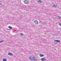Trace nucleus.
I'll return each instance as SVG.
<instances>
[{
	"label": "nucleus",
	"mask_w": 61,
	"mask_h": 61,
	"mask_svg": "<svg viewBox=\"0 0 61 61\" xmlns=\"http://www.w3.org/2000/svg\"><path fill=\"white\" fill-rule=\"evenodd\" d=\"M58 19H61V18L60 17H59Z\"/></svg>",
	"instance_id": "15"
},
{
	"label": "nucleus",
	"mask_w": 61,
	"mask_h": 61,
	"mask_svg": "<svg viewBox=\"0 0 61 61\" xmlns=\"http://www.w3.org/2000/svg\"><path fill=\"white\" fill-rule=\"evenodd\" d=\"M41 60L45 61L46 60V59L44 58H42L41 59Z\"/></svg>",
	"instance_id": "5"
},
{
	"label": "nucleus",
	"mask_w": 61,
	"mask_h": 61,
	"mask_svg": "<svg viewBox=\"0 0 61 61\" xmlns=\"http://www.w3.org/2000/svg\"><path fill=\"white\" fill-rule=\"evenodd\" d=\"M3 61H6V59H3Z\"/></svg>",
	"instance_id": "10"
},
{
	"label": "nucleus",
	"mask_w": 61,
	"mask_h": 61,
	"mask_svg": "<svg viewBox=\"0 0 61 61\" xmlns=\"http://www.w3.org/2000/svg\"><path fill=\"white\" fill-rule=\"evenodd\" d=\"M55 42L56 43H60V41L59 40H55Z\"/></svg>",
	"instance_id": "3"
},
{
	"label": "nucleus",
	"mask_w": 61,
	"mask_h": 61,
	"mask_svg": "<svg viewBox=\"0 0 61 61\" xmlns=\"http://www.w3.org/2000/svg\"><path fill=\"white\" fill-rule=\"evenodd\" d=\"M7 29V30H8V29Z\"/></svg>",
	"instance_id": "19"
},
{
	"label": "nucleus",
	"mask_w": 61,
	"mask_h": 61,
	"mask_svg": "<svg viewBox=\"0 0 61 61\" xmlns=\"http://www.w3.org/2000/svg\"><path fill=\"white\" fill-rule=\"evenodd\" d=\"M43 24H46V22H44L43 23Z\"/></svg>",
	"instance_id": "17"
},
{
	"label": "nucleus",
	"mask_w": 61,
	"mask_h": 61,
	"mask_svg": "<svg viewBox=\"0 0 61 61\" xmlns=\"http://www.w3.org/2000/svg\"><path fill=\"white\" fill-rule=\"evenodd\" d=\"M8 30H11L9 29H8Z\"/></svg>",
	"instance_id": "18"
},
{
	"label": "nucleus",
	"mask_w": 61,
	"mask_h": 61,
	"mask_svg": "<svg viewBox=\"0 0 61 61\" xmlns=\"http://www.w3.org/2000/svg\"><path fill=\"white\" fill-rule=\"evenodd\" d=\"M2 5V4L1 3H0V5Z\"/></svg>",
	"instance_id": "14"
},
{
	"label": "nucleus",
	"mask_w": 61,
	"mask_h": 61,
	"mask_svg": "<svg viewBox=\"0 0 61 61\" xmlns=\"http://www.w3.org/2000/svg\"><path fill=\"white\" fill-rule=\"evenodd\" d=\"M34 22L35 23V24H36V25H38V21H37V20H36V21H35Z\"/></svg>",
	"instance_id": "4"
},
{
	"label": "nucleus",
	"mask_w": 61,
	"mask_h": 61,
	"mask_svg": "<svg viewBox=\"0 0 61 61\" xmlns=\"http://www.w3.org/2000/svg\"><path fill=\"white\" fill-rule=\"evenodd\" d=\"M42 2V1L41 0H39L38 1V3H41Z\"/></svg>",
	"instance_id": "7"
},
{
	"label": "nucleus",
	"mask_w": 61,
	"mask_h": 61,
	"mask_svg": "<svg viewBox=\"0 0 61 61\" xmlns=\"http://www.w3.org/2000/svg\"><path fill=\"white\" fill-rule=\"evenodd\" d=\"M4 41L2 40L1 41H0V43H2V42H3Z\"/></svg>",
	"instance_id": "12"
},
{
	"label": "nucleus",
	"mask_w": 61,
	"mask_h": 61,
	"mask_svg": "<svg viewBox=\"0 0 61 61\" xmlns=\"http://www.w3.org/2000/svg\"><path fill=\"white\" fill-rule=\"evenodd\" d=\"M24 3L25 4H28L29 3L28 1L27 0H25L24 1Z\"/></svg>",
	"instance_id": "2"
},
{
	"label": "nucleus",
	"mask_w": 61,
	"mask_h": 61,
	"mask_svg": "<svg viewBox=\"0 0 61 61\" xmlns=\"http://www.w3.org/2000/svg\"><path fill=\"white\" fill-rule=\"evenodd\" d=\"M40 56H41V57H42V56H44V55L43 54H40Z\"/></svg>",
	"instance_id": "8"
},
{
	"label": "nucleus",
	"mask_w": 61,
	"mask_h": 61,
	"mask_svg": "<svg viewBox=\"0 0 61 61\" xmlns=\"http://www.w3.org/2000/svg\"><path fill=\"white\" fill-rule=\"evenodd\" d=\"M23 34L22 33H21L20 34V36H23Z\"/></svg>",
	"instance_id": "13"
},
{
	"label": "nucleus",
	"mask_w": 61,
	"mask_h": 61,
	"mask_svg": "<svg viewBox=\"0 0 61 61\" xmlns=\"http://www.w3.org/2000/svg\"><path fill=\"white\" fill-rule=\"evenodd\" d=\"M29 59L30 60H33L34 61H36V59L35 57H32L31 56H30L29 58Z\"/></svg>",
	"instance_id": "1"
},
{
	"label": "nucleus",
	"mask_w": 61,
	"mask_h": 61,
	"mask_svg": "<svg viewBox=\"0 0 61 61\" xmlns=\"http://www.w3.org/2000/svg\"><path fill=\"white\" fill-rule=\"evenodd\" d=\"M8 55H9V56H13V53H10L9 52L8 53Z\"/></svg>",
	"instance_id": "6"
},
{
	"label": "nucleus",
	"mask_w": 61,
	"mask_h": 61,
	"mask_svg": "<svg viewBox=\"0 0 61 61\" xmlns=\"http://www.w3.org/2000/svg\"><path fill=\"white\" fill-rule=\"evenodd\" d=\"M56 6H57L56 5H54L52 7H56Z\"/></svg>",
	"instance_id": "9"
},
{
	"label": "nucleus",
	"mask_w": 61,
	"mask_h": 61,
	"mask_svg": "<svg viewBox=\"0 0 61 61\" xmlns=\"http://www.w3.org/2000/svg\"><path fill=\"white\" fill-rule=\"evenodd\" d=\"M59 25H61V23H59Z\"/></svg>",
	"instance_id": "16"
},
{
	"label": "nucleus",
	"mask_w": 61,
	"mask_h": 61,
	"mask_svg": "<svg viewBox=\"0 0 61 61\" xmlns=\"http://www.w3.org/2000/svg\"><path fill=\"white\" fill-rule=\"evenodd\" d=\"M9 28H10V29H12V27H11V26H8Z\"/></svg>",
	"instance_id": "11"
}]
</instances>
